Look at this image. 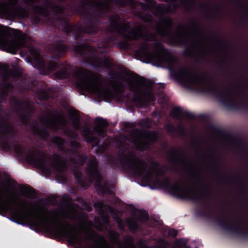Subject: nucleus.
<instances>
[{
    "instance_id": "6e6552de",
    "label": "nucleus",
    "mask_w": 248,
    "mask_h": 248,
    "mask_svg": "<svg viewBox=\"0 0 248 248\" xmlns=\"http://www.w3.org/2000/svg\"><path fill=\"white\" fill-rule=\"evenodd\" d=\"M15 138L14 127L4 117L0 118V144L5 150L13 149L21 160L31 165V148L27 149L23 145H16L8 141Z\"/></svg>"
},
{
    "instance_id": "6ab92c4d",
    "label": "nucleus",
    "mask_w": 248,
    "mask_h": 248,
    "mask_svg": "<svg viewBox=\"0 0 248 248\" xmlns=\"http://www.w3.org/2000/svg\"><path fill=\"white\" fill-rule=\"evenodd\" d=\"M52 48L55 59H58L63 56L69 49L67 38L56 40L53 45Z\"/></svg>"
},
{
    "instance_id": "0eeeda50",
    "label": "nucleus",
    "mask_w": 248,
    "mask_h": 248,
    "mask_svg": "<svg viewBox=\"0 0 248 248\" xmlns=\"http://www.w3.org/2000/svg\"><path fill=\"white\" fill-rule=\"evenodd\" d=\"M7 213L12 221L31 229V202L27 208L17 195L13 197L9 195L4 201L0 195V214Z\"/></svg>"
},
{
    "instance_id": "c756f323",
    "label": "nucleus",
    "mask_w": 248,
    "mask_h": 248,
    "mask_svg": "<svg viewBox=\"0 0 248 248\" xmlns=\"http://www.w3.org/2000/svg\"><path fill=\"white\" fill-rule=\"evenodd\" d=\"M183 5L185 6V9L187 12L192 11L193 6L196 3V0H178Z\"/></svg>"
},
{
    "instance_id": "20e7f679",
    "label": "nucleus",
    "mask_w": 248,
    "mask_h": 248,
    "mask_svg": "<svg viewBox=\"0 0 248 248\" xmlns=\"http://www.w3.org/2000/svg\"><path fill=\"white\" fill-rule=\"evenodd\" d=\"M151 165L155 167V173L157 177L154 182V184L156 186L169 189L170 192L177 198L200 203V208L198 211L200 216L208 218L215 217V216L210 212L211 206L210 203L207 202L210 200V193L206 187H204L202 192L196 193L193 188L183 187L178 182L172 185L169 178L166 177L163 180L158 178V176L164 175L165 171L161 169L158 168L159 163L157 161H153Z\"/></svg>"
},
{
    "instance_id": "4d7b16f0",
    "label": "nucleus",
    "mask_w": 248,
    "mask_h": 248,
    "mask_svg": "<svg viewBox=\"0 0 248 248\" xmlns=\"http://www.w3.org/2000/svg\"><path fill=\"white\" fill-rule=\"evenodd\" d=\"M197 154L198 155L201 154V155H204V154H203V153H202V152L200 151V149H198V151H197Z\"/></svg>"
},
{
    "instance_id": "9b49d317",
    "label": "nucleus",
    "mask_w": 248,
    "mask_h": 248,
    "mask_svg": "<svg viewBox=\"0 0 248 248\" xmlns=\"http://www.w3.org/2000/svg\"><path fill=\"white\" fill-rule=\"evenodd\" d=\"M108 31L111 34L115 31L123 32L121 35L130 41L140 40L142 27L141 25L134 26L132 27L131 22H125L124 18L118 13H114L108 16Z\"/></svg>"
},
{
    "instance_id": "c85d7f7f",
    "label": "nucleus",
    "mask_w": 248,
    "mask_h": 248,
    "mask_svg": "<svg viewBox=\"0 0 248 248\" xmlns=\"http://www.w3.org/2000/svg\"><path fill=\"white\" fill-rule=\"evenodd\" d=\"M210 37L213 38L214 39L217 40V46L219 47L227 49L230 46V45H229L224 40L218 39V36L214 33H211L210 34Z\"/></svg>"
},
{
    "instance_id": "4c0bfd02",
    "label": "nucleus",
    "mask_w": 248,
    "mask_h": 248,
    "mask_svg": "<svg viewBox=\"0 0 248 248\" xmlns=\"http://www.w3.org/2000/svg\"><path fill=\"white\" fill-rule=\"evenodd\" d=\"M165 129L169 133H174L176 132L175 126L171 123H169L165 125Z\"/></svg>"
},
{
    "instance_id": "774afa93",
    "label": "nucleus",
    "mask_w": 248,
    "mask_h": 248,
    "mask_svg": "<svg viewBox=\"0 0 248 248\" xmlns=\"http://www.w3.org/2000/svg\"><path fill=\"white\" fill-rule=\"evenodd\" d=\"M240 87L241 88H242V89H244V88H244L245 87H244V86H241Z\"/></svg>"
},
{
    "instance_id": "e2e57ef3",
    "label": "nucleus",
    "mask_w": 248,
    "mask_h": 248,
    "mask_svg": "<svg viewBox=\"0 0 248 248\" xmlns=\"http://www.w3.org/2000/svg\"><path fill=\"white\" fill-rule=\"evenodd\" d=\"M248 15L246 14V17H245L244 20H247V19H248Z\"/></svg>"
},
{
    "instance_id": "bb28decb",
    "label": "nucleus",
    "mask_w": 248,
    "mask_h": 248,
    "mask_svg": "<svg viewBox=\"0 0 248 248\" xmlns=\"http://www.w3.org/2000/svg\"><path fill=\"white\" fill-rule=\"evenodd\" d=\"M136 15L138 18L146 23H152L155 20L151 14L144 13L143 11L137 12Z\"/></svg>"
},
{
    "instance_id": "9d476101",
    "label": "nucleus",
    "mask_w": 248,
    "mask_h": 248,
    "mask_svg": "<svg viewBox=\"0 0 248 248\" xmlns=\"http://www.w3.org/2000/svg\"><path fill=\"white\" fill-rule=\"evenodd\" d=\"M0 46L12 54H16L21 48H27V61L31 64V37L29 35L15 29H12L11 31L0 32Z\"/></svg>"
},
{
    "instance_id": "a18cd8bd",
    "label": "nucleus",
    "mask_w": 248,
    "mask_h": 248,
    "mask_svg": "<svg viewBox=\"0 0 248 248\" xmlns=\"http://www.w3.org/2000/svg\"><path fill=\"white\" fill-rule=\"evenodd\" d=\"M117 223L119 229L123 231L124 228V225L123 221L121 219H118L117 220Z\"/></svg>"
},
{
    "instance_id": "4468645a",
    "label": "nucleus",
    "mask_w": 248,
    "mask_h": 248,
    "mask_svg": "<svg viewBox=\"0 0 248 248\" xmlns=\"http://www.w3.org/2000/svg\"><path fill=\"white\" fill-rule=\"evenodd\" d=\"M147 167L148 164L146 161L136 156L133 164L129 163L127 169L131 175L141 177L143 182L149 183L153 180L155 167L152 166L147 170Z\"/></svg>"
},
{
    "instance_id": "412c9836",
    "label": "nucleus",
    "mask_w": 248,
    "mask_h": 248,
    "mask_svg": "<svg viewBox=\"0 0 248 248\" xmlns=\"http://www.w3.org/2000/svg\"><path fill=\"white\" fill-rule=\"evenodd\" d=\"M167 155L170 157V160L174 163H177L179 159L182 164L185 165L186 163L184 159V150L181 149L176 148L174 150H170L168 151Z\"/></svg>"
},
{
    "instance_id": "13d9d810",
    "label": "nucleus",
    "mask_w": 248,
    "mask_h": 248,
    "mask_svg": "<svg viewBox=\"0 0 248 248\" xmlns=\"http://www.w3.org/2000/svg\"><path fill=\"white\" fill-rule=\"evenodd\" d=\"M216 9L217 12H220L221 10V8L220 6L216 7Z\"/></svg>"
},
{
    "instance_id": "bf43d9fd",
    "label": "nucleus",
    "mask_w": 248,
    "mask_h": 248,
    "mask_svg": "<svg viewBox=\"0 0 248 248\" xmlns=\"http://www.w3.org/2000/svg\"><path fill=\"white\" fill-rule=\"evenodd\" d=\"M27 4L29 6H31V0H27Z\"/></svg>"
},
{
    "instance_id": "58836bf2",
    "label": "nucleus",
    "mask_w": 248,
    "mask_h": 248,
    "mask_svg": "<svg viewBox=\"0 0 248 248\" xmlns=\"http://www.w3.org/2000/svg\"><path fill=\"white\" fill-rule=\"evenodd\" d=\"M124 86V84L121 81H117V84L114 85V88L115 91L121 93L123 94L124 92V89L123 87Z\"/></svg>"
},
{
    "instance_id": "2eb2a0df",
    "label": "nucleus",
    "mask_w": 248,
    "mask_h": 248,
    "mask_svg": "<svg viewBox=\"0 0 248 248\" xmlns=\"http://www.w3.org/2000/svg\"><path fill=\"white\" fill-rule=\"evenodd\" d=\"M79 113L78 110H74L73 112H70L69 118L72 122L73 126L75 129L81 131L86 142L91 144L93 147H98L101 151H103V147L100 146V139L94 135L91 128L88 126H84L81 124Z\"/></svg>"
},
{
    "instance_id": "e433bc0d",
    "label": "nucleus",
    "mask_w": 248,
    "mask_h": 248,
    "mask_svg": "<svg viewBox=\"0 0 248 248\" xmlns=\"http://www.w3.org/2000/svg\"><path fill=\"white\" fill-rule=\"evenodd\" d=\"M65 134L69 138L75 140H76L78 136V134L76 132V131L69 130L67 129H65Z\"/></svg>"
},
{
    "instance_id": "3c124183",
    "label": "nucleus",
    "mask_w": 248,
    "mask_h": 248,
    "mask_svg": "<svg viewBox=\"0 0 248 248\" xmlns=\"http://www.w3.org/2000/svg\"><path fill=\"white\" fill-rule=\"evenodd\" d=\"M110 234L112 235L115 239H117L119 236L118 233L116 232H112L110 233Z\"/></svg>"
},
{
    "instance_id": "c03bdc74",
    "label": "nucleus",
    "mask_w": 248,
    "mask_h": 248,
    "mask_svg": "<svg viewBox=\"0 0 248 248\" xmlns=\"http://www.w3.org/2000/svg\"><path fill=\"white\" fill-rule=\"evenodd\" d=\"M200 7L204 10H208L211 8V5L208 3H203L200 4Z\"/></svg>"
},
{
    "instance_id": "72a5a7b5",
    "label": "nucleus",
    "mask_w": 248,
    "mask_h": 248,
    "mask_svg": "<svg viewBox=\"0 0 248 248\" xmlns=\"http://www.w3.org/2000/svg\"><path fill=\"white\" fill-rule=\"evenodd\" d=\"M149 219L148 213L142 210H140V215L137 216V219L142 224L148 221Z\"/></svg>"
},
{
    "instance_id": "cd10ccee",
    "label": "nucleus",
    "mask_w": 248,
    "mask_h": 248,
    "mask_svg": "<svg viewBox=\"0 0 248 248\" xmlns=\"http://www.w3.org/2000/svg\"><path fill=\"white\" fill-rule=\"evenodd\" d=\"M18 192L20 196L28 198L29 200L31 199V187H27L25 186H21L18 188Z\"/></svg>"
},
{
    "instance_id": "603ef678",
    "label": "nucleus",
    "mask_w": 248,
    "mask_h": 248,
    "mask_svg": "<svg viewBox=\"0 0 248 248\" xmlns=\"http://www.w3.org/2000/svg\"><path fill=\"white\" fill-rule=\"evenodd\" d=\"M212 129L213 130H214L215 131L218 133H220L221 132V131L216 126H213Z\"/></svg>"
},
{
    "instance_id": "5fc2aeb1",
    "label": "nucleus",
    "mask_w": 248,
    "mask_h": 248,
    "mask_svg": "<svg viewBox=\"0 0 248 248\" xmlns=\"http://www.w3.org/2000/svg\"><path fill=\"white\" fill-rule=\"evenodd\" d=\"M31 190H32V199H33L34 198V196L36 193V190L33 187H32Z\"/></svg>"
},
{
    "instance_id": "a878e982",
    "label": "nucleus",
    "mask_w": 248,
    "mask_h": 248,
    "mask_svg": "<svg viewBox=\"0 0 248 248\" xmlns=\"http://www.w3.org/2000/svg\"><path fill=\"white\" fill-rule=\"evenodd\" d=\"M73 175L76 183L80 185L82 187L86 188L88 185L85 182L82 177V173L78 169L73 170Z\"/></svg>"
},
{
    "instance_id": "864d4df0",
    "label": "nucleus",
    "mask_w": 248,
    "mask_h": 248,
    "mask_svg": "<svg viewBox=\"0 0 248 248\" xmlns=\"http://www.w3.org/2000/svg\"><path fill=\"white\" fill-rule=\"evenodd\" d=\"M242 98L244 99H246L247 100V93L245 90L243 92L242 95Z\"/></svg>"
},
{
    "instance_id": "49530a36",
    "label": "nucleus",
    "mask_w": 248,
    "mask_h": 248,
    "mask_svg": "<svg viewBox=\"0 0 248 248\" xmlns=\"http://www.w3.org/2000/svg\"><path fill=\"white\" fill-rule=\"evenodd\" d=\"M168 5L169 6V5ZM170 6L171 7V10L170 12H168V13H171L175 12L177 10V8H178L179 5L177 3H174L173 6V7H171L170 5ZM167 13H165V14H167Z\"/></svg>"
},
{
    "instance_id": "0e129e2a",
    "label": "nucleus",
    "mask_w": 248,
    "mask_h": 248,
    "mask_svg": "<svg viewBox=\"0 0 248 248\" xmlns=\"http://www.w3.org/2000/svg\"><path fill=\"white\" fill-rule=\"evenodd\" d=\"M194 176L196 177H199L200 175L199 174H196L195 175H194Z\"/></svg>"
},
{
    "instance_id": "4be33fe9",
    "label": "nucleus",
    "mask_w": 248,
    "mask_h": 248,
    "mask_svg": "<svg viewBox=\"0 0 248 248\" xmlns=\"http://www.w3.org/2000/svg\"><path fill=\"white\" fill-rule=\"evenodd\" d=\"M94 121L95 125L93 129V131L98 136L104 137L105 134L104 128L108 126V122L105 119L100 117L96 118Z\"/></svg>"
},
{
    "instance_id": "dca6fc26",
    "label": "nucleus",
    "mask_w": 248,
    "mask_h": 248,
    "mask_svg": "<svg viewBox=\"0 0 248 248\" xmlns=\"http://www.w3.org/2000/svg\"><path fill=\"white\" fill-rule=\"evenodd\" d=\"M216 222L223 230L228 231L231 234L240 237L248 238V227L243 229L240 226L230 224L222 217H216Z\"/></svg>"
},
{
    "instance_id": "ddd939ff",
    "label": "nucleus",
    "mask_w": 248,
    "mask_h": 248,
    "mask_svg": "<svg viewBox=\"0 0 248 248\" xmlns=\"http://www.w3.org/2000/svg\"><path fill=\"white\" fill-rule=\"evenodd\" d=\"M30 102L16 96L11 97L9 100L11 107L16 115V121L19 125L31 126V105Z\"/></svg>"
},
{
    "instance_id": "f257e3e1",
    "label": "nucleus",
    "mask_w": 248,
    "mask_h": 248,
    "mask_svg": "<svg viewBox=\"0 0 248 248\" xmlns=\"http://www.w3.org/2000/svg\"><path fill=\"white\" fill-rule=\"evenodd\" d=\"M32 66L38 69L40 74L48 75L53 73L55 79L71 80L73 76L76 80V88L82 92H88L94 94L98 99L107 102L113 99L120 101L123 94L115 91L114 93L108 87L103 86L106 80L100 76H96L91 71L81 67H77L76 71L73 66L66 62L59 64L56 62H46L42 58H34V48L32 45Z\"/></svg>"
},
{
    "instance_id": "a19ab883",
    "label": "nucleus",
    "mask_w": 248,
    "mask_h": 248,
    "mask_svg": "<svg viewBox=\"0 0 248 248\" xmlns=\"http://www.w3.org/2000/svg\"><path fill=\"white\" fill-rule=\"evenodd\" d=\"M168 233L169 235L174 238L177 236L178 231L174 229H171L169 230Z\"/></svg>"
},
{
    "instance_id": "ea45409f",
    "label": "nucleus",
    "mask_w": 248,
    "mask_h": 248,
    "mask_svg": "<svg viewBox=\"0 0 248 248\" xmlns=\"http://www.w3.org/2000/svg\"><path fill=\"white\" fill-rule=\"evenodd\" d=\"M176 243L178 246L180 247L184 246L186 247L187 248H189V247L186 246L187 240H186V239L182 238L178 239L176 241Z\"/></svg>"
},
{
    "instance_id": "5701e85b",
    "label": "nucleus",
    "mask_w": 248,
    "mask_h": 248,
    "mask_svg": "<svg viewBox=\"0 0 248 248\" xmlns=\"http://www.w3.org/2000/svg\"><path fill=\"white\" fill-rule=\"evenodd\" d=\"M180 115H184L190 120H193L196 118L194 114L188 111H183L182 108L179 107H175L170 112V116L176 119H180L181 117Z\"/></svg>"
},
{
    "instance_id": "f03ea898",
    "label": "nucleus",
    "mask_w": 248,
    "mask_h": 248,
    "mask_svg": "<svg viewBox=\"0 0 248 248\" xmlns=\"http://www.w3.org/2000/svg\"><path fill=\"white\" fill-rule=\"evenodd\" d=\"M100 25L95 32L84 33L78 38L73 33L76 40L80 41L73 46V50L77 54L80 56L85 63L91 65L95 68H105L109 70L110 76L117 75V72L112 69L113 60L107 54L109 49L113 47V42L116 40V37L113 35L106 36L102 39V45L98 46V49L91 46L89 43V39L85 38V35H98L102 32ZM118 78H120V75H118Z\"/></svg>"
},
{
    "instance_id": "37998d69",
    "label": "nucleus",
    "mask_w": 248,
    "mask_h": 248,
    "mask_svg": "<svg viewBox=\"0 0 248 248\" xmlns=\"http://www.w3.org/2000/svg\"><path fill=\"white\" fill-rule=\"evenodd\" d=\"M104 206L106 207L109 211V213L111 215H116L117 213V211L112 208L110 205L108 204H106Z\"/></svg>"
},
{
    "instance_id": "39448f33",
    "label": "nucleus",
    "mask_w": 248,
    "mask_h": 248,
    "mask_svg": "<svg viewBox=\"0 0 248 248\" xmlns=\"http://www.w3.org/2000/svg\"><path fill=\"white\" fill-rule=\"evenodd\" d=\"M68 144L73 149L63 148L67 159L75 165L87 164L85 168L87 176L91 180L95 181L94 186L98 194H110L108 182L103 178L96 157L91 155L89 158L87 155H81L78 151L81 147L80 144L76 140L70 141Z\"/></svg>"
},
{
    "instance_id": "473e14b6",
    "label": "nucleus",
    "mask_w": 248,
    "mask_h": 248,
    "mask_svg": "<svg viewBox=\"0 0 248 248\" xmlns=\"http://www.w3.org/2000/svg\"><path fill=\"white\" fill-rule=\"evenodd\" d=\"M199 43V41L198 40L196 41L194 43L190 44L189 46L186 48V49L184 50L183 52V55L186 57H190L193 56V48L194 46L198 44Z\"/></svg>"
},
{
    "instance_id": "b1692460",
    "label": "nucleus",
    "mask_w": 248,
    "mask_h": 248,
    "mask_svg": "<svg viewBox=\"0 0 248 248\" xmlns=\"http://www.w3.org/2000/svg\"><path fill=\"white\" fill-rule=\"evenodd\" d=\"M211 158L213 159V163L211 164L212 168L215 170V175L217 179V180L219 181H224L226 179V177L224 174L220 172V164L215 158L214 156L212 155L210 156Z\"/></svg>"
},
{
    "instance_id": "c9c22d12",
    "label": "nucleus",
    "mask_w": 248,
    "mask_h": 248,
    "mask_svg": "<svg viewBox=\"0 0 248 248\" xmlns=\"http://www.w3.org/2000/svg\"><path fill=\"white\" fill-rule=\"evenodd\" d=\"M125 40H122L118 41L116 43V45L118 47L121 49H125L128 47L129 42H131L128 40L127 39H125Z\"/></svg>"
},
{
    "instance_id": "7c9ffc66",
    "label": "nucleus",
    "mask_w": 248,
    "mask_h": 248,
    "mask_svg": "<svg viewBox=\"0 0 248 248\" xmlns=\"http://www.w3.org/2000/svg\"><path fill=\"white\" fill-rule=\"evenodd\" d=\"M37 97L39 100L41 101H47L50 98H51V96L47 91L41 90L38 92Z\"/></svg>"
},
{
    "instance_id": "2f4dec72",
    "label": "nucleus",
    "mask_w": 248,
    "mask_h": 248,
    "mask_svg": "<svg viewBox=\"0 0 248 248\" xmlns=\"http://www.w3.org/2000/svg\"><path fill=\"white\" fill-rule=\"evenodd\" d=\"M190 25L192 26L193 32L196 34H200L203 33V30L200 27L198 22L196 20H192L189 22Z\"/></svg>"
},
{
    "instance_id": "f704fd0d",
    "label": "nucleus",
    "mask_w": 248,
    "mask_h": 248,
    "mask_svg": "<svg viewBox=\"0 0 248 248\" xmlns=\"http://www.w3.org/2000/svg\"><path fill=\"white\" fill-rule=\"evenodd\" d=\"M52 142L60 148L62 147L65 144V140L58 136H55L52 138Z\"/></svg>"
},
{
    "instance_id": "f8f14e48",
    "label": "nucleus",
    "mask_w": 248,
    "mask_h": 248,
    "mask_svg": "<svg viewBox=\"0 0 248 248\" xmlns=\"http://www.w3.org/2000/svg\"><path fill=\"white\" fill-rule=\"evenodd\" d=\"M146 81V78L142 77V83L129 80L127 82L128 89L134 93L132 100L139 108H145L155 100L151 88L153 83L148 80L146 86L143 87V84H145Z\"/></svg>"
},
{
    "instance_id": "a211bd4d",
    "label": "nucleus",
    "mask_w": 248,
    "mask_h": 248,
    "mask_svg": "<svg viewBox=\"0 0 248 248\" xmlns=\"http://www.w3.org/2000/svg\"><path fill=\"white\" fill-rule=\"evenodd\" d=\"M142 137L145 139H140L135 143L136 148L140 151L148 150L152 144L155 143L159 138L158 133L155 130H146Z\"/></svg>"
},
{
    "instance_id": "680f3d73",
    "label": "nucleus",
    "mask_w": 248,
    "mask_h": 248,
    "mask_svg": "<svg viewBox=\"0 0 248 248\" xmlns=\"http://www.w3.org/2000/svg\"><path fill=\"white\" fill-rule=\"evenodd\" d=\"M9 192V190L8 188H5L4 189V193H8Z\"/></svg>"
},
{
    "instance_id": "69168bd1",
    "label": "nucleus",
    "mask_w": 248,
    "mask_h": 248,
    "mask_svg": "<svg viewBox=\"0 0 248 248\" xmlns=\"http://www.w3.org/2000/svg\"><path fill=\"white\" fill-rule=\"evenodd\" d=\"M31 84H32V87L34 86V81L32 79Z\"/></svg>"
},
{
    "instance_id": "052dcab7",
    "label": "nucleus",
    "mask_w": 248,
    "mask_h": 248,
    "mask_svg": "<svg viewBox=\"0 0 248 248\" xmlns=\"http://www.w3.org/2000/svg\"><path fill=\"white\" fill-rule=\"evenodd\" d=\"M221 62L224 64H225V63H226L225 58H223L221 59Z\"/></svg>"
},
{
    "instance_id": "09e8293b",
    "label": "nucleus",
    "mask_w": 248,
    "mask_h": 248,
    "mask_svg": "<svg viewBox=\"0 0 248 248\" xmlns=\"http://www.w3.org/2000/svg\"><path fill=\"white\" fill-rule=\"evenodd\" d=\"M47 200L52 204H55L57 202L55 198L53 197H48Z\"/></svg>"
},
{
    "instance_id": "1a4fd4ad",
    "label": "nucleus",
    "mask_w": 248,
    "mask_h": 248,
    "mask_svg": "<svg viewBox=\"0 0 248 248\" xmlns=\"http://www.w3.org/2000/svg\"><path fill=\"white\" fill-rule=\"evenodd\" d=\"M31 162L32 167L36 166L44 174L49 175L53 173L63 182L66 181L67 178L64 175L66 166L60 160L58 155H51L44 152H39L35 156L32 147Z\"/></svg>"
},
{
    "instance_id": "de8ad7c7",
    "label": "nucleus",
    "mask_w": 248,
    "mask_h": 248,
    "mask_svg": "<svg viewBox=\"0 0 248 248\" xmlns=\"http://www.w3.org/2000/svg\"><path fill=\"white\" fill-rule=\"evenodd\" d=\"M7 94L5 92L2 91L0 93V99L1 100L5 99L7 97Z\"/></svg>"
},
{
    "instance_id": "423d86ee",
    "label": "nucleus",
    "mask_w": 248,
    "mask_h": 248,
    "mask_svg": "<svg viewBox=\"0 0 248 248\" xmlns=\"http://www.w3.org/2000/svg\"><path fill=\"white\" fill-rule=\"evenodd\" d=\"M138 4L141 6L143 11H149L155 16L159 18V22L162 28L159 30L158 33L161 36L166 37L168 39L170 44L173 46H183L188 44L187 42L182 38L184 34V29L186 26L184 25H179L178 30L173 34L172 33L173 27V19L170 16H163L165 13L171 11V8L170 6L163 3L157 4L155 1H145V2L139 1Z\"/></svg>"
},
{
    "instance_id": "8fccbe9b",
    "label": "nucleus",
    "mask_w": 248,
    "mask_h": 248,
    "mask_svg": "<svg viewBox=\"0 0 248 248\" xmlns=\"http://www.w3.org/2000/svg\"><path fill=\"white\" fill-rule=\"evenodd\" d=\"M103 203L101 202H98L94 204L95 207L98 208H102L103 207Z\"/></svg>"
},
{
    "instance_id": "f3484780",
    "label": "nucleus",
    "mask_w": 248,
    "mask_h": 248,
    "mask_svg": "<svg viewBox=\"0 0 248 248\" xmlns=\"http://www.w3.org/2000/svg\"><path fill=\"white\" fill-rule=\"evenodd\" d=\"M136 156L134 152L128 150L126 153H121L119 159L117 158L111 159L110 163L117 168H121L122 170L129 174V171L127 169V165L129 163L133 164Z\"/></svg>"
},
{
    "instance_id": "aec40b11",
    "label": "nucleus",
    "mask_w": 248,
    "mask_h": 248,
    "mask_svg": "<svg viewBox=\"0 0 248 248\" xmlns=\"http://www.w3.org/2000/svg\"><path fill=\"white\" fill-rule=\"evenodd\" d=\"M35 112V107H34L33 101H32V135L35 131V127L33 125V115ZM36 133L38 137L44 141H47L48 139L50 137V135L46 127H43L41 128L36 130Z\"/></svg>"
},
{
    "instance_id": "338daca9",
    "label": "nucleus",
    "mask_w": 248,
    "mask_h": 248,
    "mask_svg": "<svg viewBox=\"0 0 248 248\" xmlns=\"http://www.w3.org/2000/svg\"><path fill=\"white\" fill-rule=\"evenodd\" d=\"M100 237H101V238L102 239H103V240H104V241L105 240V238H104V236H100Z\"/></svg>"
},
{
    "instance_id": "79ce46f5",
    "label": "nucleus",
    "mask_w": 248,
    "mask_h": 248,
    "mask_svg": "<svg viewBox=\"0 0 248 248\" xmlns=\"http://www.w3.org/2000/svg\"><path fill=\"white\" fill-rule=\"evenodd\" d=\"M176 131H177L181 135H184L186 133V130L185 128L183 125L181 124L178 126Z\"/></svg>"
},
{
    "instance_id": "7ed1b4c3",
    "label": "nucleus",
    "mask_w": 248,
    "mask_h": 248,
    "mask_svg": "<svg viewBox=\"0 0 248 248\" xmlns=\"http://www.w3.org/2000/svg\"><path fill=\"white\" fill-rule=\"evenodd\" d=\"M34 218V205L32 202V230L37 228L54 237L66 238L71 245L89 248L87 245H84L81 234L75 226L66 221L64 225L58 226L59 216L56 210L43 208L38 211L35 221Z\"/></svg>"
},
{
    "instance_id": "393cba45",
    "label": "nucleus",
    "mask_w": 248,
    "mask_h": 248,
    "mask_svg": "<svg viewBox=\"0 0 248 248\" xmlns=\"http://www.w3.org/2000/svg\"><path fill=\"white\" fill-rule=\"evenodd\" d=\"M125 223L129 230L133 233H136L142 229V226L140 225L134 218L126 219Z\"/></svg>"
},
{
    "instance_id": "6e6d98bb",
    "label": "nucleus",
    "mask_w": 248,
    "mask_h": 248,
    "mask_svg": "<svg viewBox=\"0 0 248 248\" xmlns=\"http://www.w3.org/2000/svg\"><path fill=\"white\" fill-rule=\"evenodd\" d=\"M63 198L65 199H69V195L68 194H65L63 195Z\"/></svg>"
}]
</instances>
